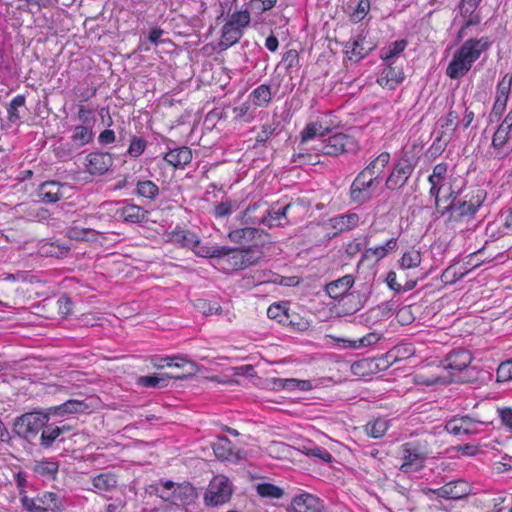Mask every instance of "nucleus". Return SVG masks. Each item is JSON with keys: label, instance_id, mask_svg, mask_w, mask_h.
<instances>
[{"label": "nucleus", "instance_id": "f257e3e1", "mask_svg": "<svg viewBox=\"0 0 512 512\" xmlns=\"http://www.w3.org/2000/svg\"><path fill=\"white\" fill-rule=\"evenodd\" d=\"M450 203L441 211V215H447L446 226L451 229L463 231L469 228L470 223L475 219V215L481 207L485 194L478 190L474 195H465L464 198L458 194L450 193Z\"/></svg>", "mask_w": 512, "mask_h": 512}, {"label": "nucleus", "instance_id": "f03ea898", "mask_svg": "<svg viewBox=\"0 0 512 512\" xmlns=\"http://www.w3.org/2000/svg\"><path fill=\"white\" fill-rule=\"evenodd\" d=\"M490 46L487 38H470L454 53L452 60L446 68V75L451 79L464 77L481 54Z\"/></svg>", "mask_w": 512, "mask_h": 512}, {"label": "nucleus", "instance_id": "7ed1b4c3", "mask_svg": "<svg viewBox=\"0 0 512 512\" xmlns=\"http://www.w3.org/2000/svg\"><path fill=\"white\" fill-rule=\"evenodd\" d=\"M291 206L292 205L289 203L283 208L275 210L269 208L266 203H253L243 212L242 220L246 225L263 224L268 227L281 226V220L287 218V212Z\"/></svg>", "mask_w": 512, "mask_h": 512}, {"label": "nucleus", "instance_id": "20e7f679", "mask_svg": "<svg viewBox=\"0 0 512 512\" xmlns=\"http://www.w3.org/2000/svg\"><path fill=\"white\" fill-rule=\"evenodd\" d=\"M48 413L32 411L15 418L13 432L20 438L30 440L34 438L48 422Z\"/></svg>", "mask_w": 512, "mask_h": 512}, {"label": "nucleus", "instance_id": "39448f33", "mask_svg": "<svg viewBox=\"0 0 512 512\" xmlns=\"http://www.w3.org/2000/svg\"><path fill=\"white\" fill-rule=\"evenodd\" d=\"M403 463L400 470L411 473L421 470L429 454L427 443L424 441H411L402 445Z\"/></svg>", "mask_w": 512, "mask_h": 512}, {"label": "nucleus", "instance_id": "423d86ee", "mask_svg": "<svg viewBox=\"0 0 512 512\" xmlns=\"http://www.w3.org/2000/svg\"><path fill=\"white\" fill-rule=\"evenodd\" d=\"M315 149L323 155L338 156L343 153L355 152L357 143L354 138L346 134L336 133L327 139L319 140Z\"/></svg>", "mask_w": 512, "mask_h": 512}, {"label": "nucleus", "instance_id": "0eeeda50", "mask_svg": "<svg viewBox=\"0 0 512 512\" xmlns=\"http://www.w3.org/2000/svg\"><path fill=\"white\" fill-rule=\"evenodd\" d=\"M378 186L379 183L374 177L368 178L359 172L349 189L350 201L357 205L367 203L373 198Z\"/></svg>", "mask_w": 512, "mask_h": 512}, {"label": "nucleus", "instance_id": "6e6552de", "mask_svg": "<svg viewBox=\"0 0 512 512\" xmlns=\"http://www.w3.org/2000/svg\"><path fill=\"white\" fill-rule=\"evenodd\" d=\"M233 489L229 479L223 475L215 476L209 483L204 495L205 503L209 506H219L227 503Z\"/></svg>", "mask_w": 512, "mask_h": 512}, {"label": "nucleus", "instance_id": "1a4fd4ad", "mask_svg": "<svg viewBox=\"0 0 512 512\" xmlns=\"http://www.w3.org/2000/svg\"><path fill=\"white\" fill-rule=\"evenodd\" d=\"M416 166L414 157L404 155L393 167L385 186L389 190L400 189L407 183Z\"/></svg>", "mask_w": 512, "mask_h": 512}, {"label": "nucleus", "instance_id": "9d476101", "mask_svg": "<svg viewBox=\"0 0 512 512\" xmlns=\"http://www.w3.org/2000/svg\"><path fill=\"white\" fill-rule=\"evenodd\" d=\"M433 493L439 498L457 500L462 499L470 494V486L464 480H455L446 483L440 488L425 490V494Z\"/></svg>", "mask_w": 512, "mask_h": 512}, {"label": "nucleus", "instance_id": "9b49d317", "mask_svg": "<svg viewBox=\"0 0 512 512\" xmlns=\"http://www.w3.org/2000/svg\"><path fill=\"white\" fill-rule=\"evenodd\" d=\"M484 424L483 421L474 419L468 415L462 417H454L450 419L445 428L453 435H472L480 432L479 426Z\"/></svg>", "mask_w": 512, "mask_h": 512}, {"label": "nucleus", "instance_id": "f8f14e48", "mask_svg": "<svg viewBox=\"0 0 512 512\" xmlns=\"http://www.w3.org/2000/svg\"><path fill=\"white\" fill-rule=\"evenodd\" d=\"M113 165L112 155L108 152H91L86 156V168L92 175H103Z\"/></svg>", "mask_w": 512, "mask_h": 512}, {"label": "nucleus", "instance_id": "ddd939ff", "mask_svg": "<svg viewBox=\"0 0 512 512\" xmlns=\"http://www.w3.org/2000/svg\"><path fill=\"white\" fill-rule=\"evenodd\" d=\"M442 131L436 137L435 144H443L444 147L452 140L455 131L459 127V115L456 111L450 110L444 118L438 121Z\"/></svg>", "mask_w": 512, "mask_h": 512}, {"label": "nucleus", "instance_id": "4468645a", "mask_svg": "<svg viewBox=\"0 0 512 512\" xmlns=\"http://www.w3.org/2000/svg\"><path fill=\"white\" fill-rule=\"evenodd\" d=\"M291 510L293 512H323V504L317 496L304 492L293 497Z\"/></svg>", "mask_w": 512, "mask_h": 512}, {"label": "nucleus", "instance_id": "2eb2a0df", "mask_svg": "<svg viewBox=\"0 0 512 512\" xmlns=\"http://www.w3.org/2000/svg\"><path fill=\"white\" fill-rule=\"evenodd\" d=\"M268 234L264 230H260L254 227H244V228H237L234 230H231L228 234L229 239L232 242L238 243V244H246L254 242V246L257 247L258 243L263 241L261 240L262 237H267Z\"/></svg>", "mask_w": 512, "mask_h": 512}, {"label": "nucleus", "instance_id": "dca6fc26", "mask_svg": "<svg viewBox=\"0 0 512 512\" xmlns=\"http://www.w3.org/2000/svg\"><path fill=\"white\" fill-rule=\"evenodd\" d=\"M386 67L382 70L377 83L388 89H394L404 79V72L401 67L393 66L395 61L384 62Z\"/></svg>", "mask_w": 512, "mask_h": 512}, {"label": "nucleus", "instance_id": "f3484780", "mask_svg": "<svg viewBox=\"0 0 512 512\" xmlns=\"http://www.w3.org/2000/svg\"><path fill=\"white\" fill-rule=\"evenodd\" d=\"M472 361V355L465 349H457L450 352L442 361L445 369L462 371L466 369Z\"/></svg>", "mask_w": 512, "mask_h": 512}, {"label": "nucleus", "instance_id": "a211bd4d", "mask_svg": "<svg viewBox=\"0 0 512 512\" xmlns=\"http://www.w3.org/2000/svg\"><path fill=\"white\" fill-rule=\"evenodd\" d=\"M511 130L512 129H510L508 126H505L501 123L494 133L492 138V147L495 150V157L502 159L512 150L511 148L507 147V143L511 138Z\"/></svg>", "mask_w": 512, "mask_h": 512}, {"label": "nucleus", "instance_id": "6ab92c4d", "mask_svg": "<svg viewBox=\"0 0 512 512\" xmlns=\"http://www.w3.org/2000/svg\"><path fill=\"white\" fill-rule=\"evenodd\" d=\"M354 282V277L347 274L326 284L325 291L329 297L339 300L346 296L347 292L354 285Z\"/></svg>", "mask_w": 512, "mask_h": 512}, {"label": "nucleus", "instance_id": "aec40b11", "mask_svg": "<svg viewBox=\"0 0 512 512\" xmlns=\"http://www.w3.org/2000/svg\"><path fill=\"white\" fill-rule=\"evenodd\" d=\"M448 165L444 162L438 163L434 166L432 174L428 177V181L431 184L429 194L435 199V206L439 210V194L442 188V181L445 179L447 174Z\"/></svg>", "mask_w": 512, "mask_h": 512}, {"label": "nucleus", "instance_id": "412c9836", "mask_svg": "<svg viewBox=\"0 0 512 512\" xmlns=\"http://www.w3.org/2000/svg\"><path fill=\"white\" fill-rule=\"evenodd\" d=\"M192 160V151L187 146L170 149L163 157V161L174 168H184Z\"/></svg>", "mask_w": 512, "mask_h": 512}, {"label": "nucleus", "instance_id": "4be33fe9", "mask_svg": "<svg viewBox=\"0 0 512 512\" xmlns=\"http://www.w3.org/2000/svg\"><path fill=\"white\" fill-rule=\"evenodd\" d=\"M116 214L128 223H143L148 220L149 212L136 204H126L117 209Z\"/></svg>", "mask_w": 512, "mask_h": 512}, {"label": "nucleus", "instance_id": "5701e85b", "mask_svg": "<svg viewBox=\"0 0 512 512\" xmlns=\"http://www.w3.org/2000/svg\"><path fill=\"white\" fill-rule=\"evenodd\" d=\"M63 184L57 181H46L39 185L37 194L44 203H55L63 197Z\"/></svg>", "mask_w": 512, "mask_h": 512}, {"label": "nucleus", "instance_id": "b1692460", "mask_svg": "<svg viewBox=\"0 0 512 512\" xmlns=\"http://www.w3.org/2000/svg\"><path fill=\"white\" fill-rule=\"evenodd\" d=\"M17 212L28 221L42 222L50 217L48 209L40 207L36 203H20L16 206Z\"/></svg>", "mask_w": 512, "mask_h": 512}, {"label": "nucleus", "instance_id": "393cba45", "mask_svg": "<svg viewBox=\"0 0 512 512\" xmlns=\"http://www.w3.org/2000/svg\"><path fill=\"white\" fill-rule=\"evenodd\" d=\"M87 409H89V406L84 401L70 399L63 404L48 408L47 413L48 416H64L68 414L83 413Z\"/></svg>", "mask_w": 512, "mask_h": 512}, {"label": "nucleus", "instance_id": "a878e982", "mask_svg": "<svg viewBox=\"0 0 512 512\" xmlns=\"http://www.w3.org/2000/svg\"><path fill=\"white\" fill-rule=\"evenodd\" d=\"M397 249V238L388 239L385 244L379 245L373 248H368L361 256V259L358 263L360 266L364 261L373 256L375 261H379L387 256L389 252L395 251Z\"/></svg>", "mask_w": 512, "mask_h": 512}, {"label": "nucleus", "instance_id": "bb28decb", "mask_svg": "<svg viewBox=\"0 0 512 512\" xmlns=\"http://www.w3.org/2000/svg\"><path fill=\"white\" fill-rule=\"evenodd\" d=\"M359 215L356 213H345L332 217L330 225L338 232H345L355 228L359 223Z\"/></svg>", "mask_w": 512, "mask_h": 512}, {"label": "nucleus", "instance_id": "cd10ccee", "mask_svg": "<svg viewBox=\"0 0 512 512\" xmlns=\"http://www.w3.org/2000/svg\"><path fill=\"white\" fill-rule=\"evenodd\" d=\"M262 256V252L254 251L251 248H249L247 250H243L241 252H236L235 254H233L232 260L235 266H239V268L243 269L258 263Z\"/></svg>", "mask_w": 512, "mask_h": 512}, {"label": "nucleus", "instance_id": "c85d7f7f", "mask_svg": "<svg viewBox=\"0 0 512 512\" xmlns=\"http://www.w3.org/2000/svg\"><path fill=\"white\" fill-rule=\"evenodd\" d=\"M172 375L168 373H160L154 375L141 376L136 383L145 388H165L168 386Z\"/></svg>", "mask_w": 512, "mask_h": 512}, {"label": "nucleus", "instance_id": "c756f323", "mask_svg": "<svg viewBox=\"0 0 512 512\" xmlns=\"http://www.w3.org/2000/svg\"><path fill=\"white\" fill-rule=\"evenodd\" d=\"M328 132V129L324 128L318 122L308 123L301 132V140L298 148L304 150V145L316 137H323Z\"/></svg>", "mask_w": 512, "mask_h": 512}, {"label": "nucleus", "instance_id": "7c9ffc66", "mask_svg": "<svg viewBox=\"0 0 512 512\" xmlns=\"http://www.w3.org/2000/svg\"><path fill=\"white\" fill-rule=\"evenodd\" d=\"M243 35V31L234 24L227 22L222 27V35L220 45L228 48L236 44Z\"/></svg>", "mask_w": 512, "mask_h": 512}, {"label": "nucleus", "instance_id": "2f4dec72", "mask_svg": "<svg viewBox=\"0 0 512 512\" xmlns=\"http://www.w3.org/2000/svg\"><path fill=\"white\" fill-rule=\"evenodd\" d=\"M58 469L59 463L57 461L48 459L37 461L33 468L37 475L45 477L48 480H53L56 478Z\"/></svg>", "mask_w": 512, "mask_h": 512}, {"label": "nucleus", "instance_id": "473e14b6", "mask_svg": "<svg viewBox=\"0 0 512 512\" xmlns=\"http://www.w3.org/2000/svg\"><path fill=\"white\" fill-rule=\"evenodd\" d=\"M93 486L100 492H110L117 486V478L113 473L105 472L93 478Z\"/></svg>", "mask_w": 512, "mask_h": 512}, {"label": "nucleus", "instance_id": "72a5a7b5", "mask_svg": "<svg viewBox=\"0 0 512 512\" xmlns=\"http://www.w3.org/2000/svg\"><path fill=\"white\" fill-rule=\"evenodd\" d=\"M353 50H351L350 60L359 61L360 59L367 56L373 49L374 46L371 44L366 45L365 37L360 34L354 39Z\"/></svg>", "mask_w": 512, "mask_h": 512}, {"label": "nucleus", "instance_id": "f704fd0d", "mask_svg": "<svg viewBox=\"0 0 512 512\" xmlns=\"http://www.w3.org/2000/svg\"><path fill=\"white\" fill-rule=\"evenodd\" d=\"M253 103L259 107H266L271 102L272 93L269 85L262 84L250 94Z\"/></svg>", "mask_w": 512, "mask_h": 512}, {"label": "nucleus", "instance_id": "c9c22d12", "mask_svg": "<svg viewBox=\"0 0 512 512\" xmlns=\"http://www.w3.org/2000/svg\"><path fill=\"white\" fill-rule=\"evenodd\" d=\"M407 41L405 39L390 43L381 50V58L384 62L394 61V59L405 50Z\"/></svg>", "mask_w": 512, "mask_h": 512}, {"label": "nucleus", "instance_id": "e433bc0d", "mask_svg": "<svg viewBox=\"0 0 512 512\" xmlns=\"http://www.w3.org/2000/svg\"><path fill=\"white\" fill-rule=\"evenodd\" d=\"M60 437L58 425H44L40 436V446L48 449L53 446L55 441Z\"/></svg>", "mask_w": 512, "mask_h": 512}, {"label": "nucleus", "instance_id": "4c0bfd02", "mask_svg": "<svg viewBox=\"0 0 512 512\" xmlns=\"http://www.w3.org/2000/svg\"><path fill=\"white\" fill-rule=\"evenodd\" d=\"M71 139L75 145L82 147L92 141L93 132L87 126L78 125L74 127Z\"/></svg>", "mask_w": 512, "mask_h": 512}, {"label": "nucleus", "instance_id": "58836bf2", "mask_svg": "<svg viewBox=\"0 0 512 512\" xmlns=\"http://www.w3.org/2000/svg\"><path fill=\"white\" fill-rule=\"evenodd\" d=\"M136 194L141 197L154 200L159 194V188L151 180L138 181Z\"/></svg>", "mask_w": 512, "mask_h": 512}, {"label": "nucleus", "instance_id": "ea45409f", "mask_svg": "<svg viewBox=\"0 0 512 512\" xmlns=\"http://www.w3.org/2000/svg\"><path fill=\"white\" fill-rule=\"evenodd\" d=\"M214 454L218 459L228 460L232 454L231 442L227 437H220L212 445Z\"/></svg>", "mask_w": 512, "mask_h": 512}, {"label": "nucleus", "instance_id": "a19ab883", "mask_svg": "<svg viewBox=\"0 0 512 512\" xmlns=\"http://www.w3.org/2000/svg\"><path fill=\"white\" fill-rule=\"evenodd\" d=\"M257 493L264 498H275L279 499L283 496L284 491L271 483H259L256 486Z\"/></svg>", "mask_w": 512, "mask_h": 512}, {"label": "nucleus", "instance_id": "79ce46f5", "mask_svg": "<svg viewBox=\"0 0 512 512\" xmlns=\"http://www.w3.org/2000/svg\"><path fill=\"white\" fill-rule=\"evenodd\" d=\"M388 422L384 419H376L372 423H368L365 427L367 434L372 438H381L388 430Z\"/></svg>", "mask_w": 512, "mask_h": 512}, {"label": "nucleus", "instance_id": "37998d69", "mask_svg": "<svg viewBox=\"0 0 512 512\" xmlns=\"http://www.w3.org/2000/svg\"><path fill=\"white\" fill-rule=\"evenodd\" d=\"M25 96L24 95H17L14 97L7 108V114H8V120L12 123H16L20 120V115L18 112L19 107H23L25 105Z\"/></svg>", "mask_w": 512, "mask_h": 512}, {"label": "nucleus", "instance_id": "c03bdc74", "mask_svg": "<svg viewBox=\"0 0 512 512\" xmlns=\"http://www.w3.org/2000/svg\"><path fill=\"white\" fill-rule=\"evenodd\" d=\"M195 307L205 316L220 314L222 312L220 304L216 301L198 299L195 303Z\"/></svg>", "mask_w": 512, "mask_h": 512}, {"label": "nucleus", "instance_id": "a18cd8bd", "mask_svg": "<svg viewBox=\"0 0 512 512\" xmlns=\"http://www.w3.org/2000/svg\"><path fill=\"white\" fill-rule=\"evenodd\" d=\"M43 503L47 505V510H51L52 512H66V507L63 501L56 493H45L43 496Z\"/></svg>", "mask_w": 512, "mask_h": 512}, {"label": "nucleus", "instance_id": "49530a36", "mask_svg": "<svg viewBox=\"0 0 512 512\" xmlns=\"http://www.w3.org/2000/svg\"><path fill=\"white\" fill-rule=\"evenodd\" d=\"M147 147V141L139 136H132L130 139V144L127 150V155L131 158H137L141 156Z\"/></svg>", "mask_w": 512, "mask_h": 512}, {"label": "nucleus", "instance_id": "de8ad7c7", "mask_svg": "<svg viewBox=\"0 0 512 512\" xmlns=\"http://www.w3.org/2000/svg\"><path fill=\"white\" fill-rule=\"evenodd\" d=\"M299 150L300 152L292 156V162L296 165H315L320 162L318 153L303 152L300 148Z\"/></svg>", "mask_w": 512, "mask_h": 512}, {"label": "nucleus", "instance_id": "09e8293b", "mask_svg": "<svg viewBox=\"0 0 512 512\" xmlns=\"http://www.w3.org/2000/svg\"><path fill=\"white\" fill-rule=\"evenodd\" d=\"M301 452L307 456L319 458L327 463L332 461V455L330 454V452L316 445L303 446L301 448Z\"/></svg>", "mask_w": 512, "mask_h": 512}, {"label": "nucleus", "instance_id": "8fccbe9b", "mask_svg": "<svg viewBox=\"0 0 512 512\" xmlns=\"http://www.w3.org/2000/svg\"><path fill=\"white\" fill-rule=\"evenodd\" d=\"M184 361L182 360H174V361H170V362H167L166 366L167 367H177V368H181L183 367L185 364H188L191 368V371H189L188 374H183V375H177V376H172V379H176V380H186L188 379L189 377L195 375V373L197 372L198 370V366L196 365V363L192 362V361H188L187 359H185L184 357L180 356Z\"/></svg>", "mask_w": 512, "mask_h": 512}, {"label": "nucleus", "instance_id": "3c124183", "mask_svg": "<svg viewBox=\"0 0 512 512\" xmlns=\"http://www.w3.org/2000/svg\"><path fill=\"white\" fill-rule=\"evenodd\" d=\"M279 123L264 124L256 136V144H265L273 135L279 134Z\"/></svg>", "mask_w": 512, "mask_h": 512}, {"label": "nucleus", "instance_id": "603ef678", "mask_svg": "<svg viewBox=\"0 0 512 512\" xmlns=\"http://www.w3.org/2000/svg\"><path fill=\"white\" fill-rule=\"evenodd\" d=\"M421 263V254L417 250H410L403 254L401 266L405 269L415 268Z\"/></svg>", "mask_w": 512, "mask_h": 512}, {"label": "nucleus", "instance_id": "864d4df0", "mask_svg": "<svg viewBox=\"0 0 512 512\" xmlns=\"http://www.w3.org/2000/svg\"><path fill=\"white\" fill-rule=\"evenodd\" d=\"M267 316L270 319L277 320L279 323H285L289 318L286 308L277 303L269 306L267 309Z\"/></svg>", "mask_w": 512, "mask_h": 512}, {"label": "nucleus", "instance_id": "5fc2aeb1", "mask_svg": "<svg viewBox=\"0 0 512 512\" xmlns=\"http://www.w3.org/2000/svg\"><path fill=\"white\" fill-rule=\"evenodd\" d=\"M173 238L176 242L181 243L185 247L192 248L198 243V237L195 233L189 231H179L174 233Z\"/></svg>", "mask_w": 512, "mask_h": 512}, {"label": "nucleus", "instance_id": "6e6d98bb", "mask_svg": "<svg viewBox=\"0 0 512 512\" xmlns=\"http://www.w3.org/2000/svg\"><path fill=\"white\" fill-rule=\"evenodd\" d=\"M228 22L243 31L250 23V13L247 10L235 12L231 15Z\"/></svg>", "mask_w": 512, "mask_h": 512}, {"label": "nucleus", "instance_id": "4d7b16f0", "mask_svg": "<svg viewBox=\"0 0 512 512\" xmlns=\"http://www.w3.org/2000/svg\"><path fill=\"white\" fill-rule=\"evenodd\" d=\"M379 340H380V336L378 334L368 333L367 335H365L364 337H362L358 340L348 341V342L350 344L349 345L350 347L358 348V347L371 346V345L377 343Z\"/></svg>", "mask_w": 512, "mask_h": 512}, {"label": "nucleus", "instance_id": "13d9d810", "mask_svg": "<svg viewBox=\"0 0 512 512\" xmlns=\"http://www.w3.org/2000/svg\"><path fill=\"white\" fill-rule=\"evenodd\" d=\"M512 380V360L502 362L497 369V381L506 382Z\"/></svg>", "mask_w": 512, "mask_h": 512}, {"label": "nucleus", "instance_id": "bf43d9fd", "mask_svg": "<svg viewBox=\"0 0 512 512\" xmlns=\"http://www.w3.org/2000/svg\"><path fill=\"white\" fill-rule=\"evenodd\" d=\"M465 274H467V271L458 273L457 271H455L453 266H449L443 271L441 275V280L446 284H453L458 280L462 279L465 276Z\"/></svg>", "mask_w": 512, "mask_h": 512}, {"label": "nucleus", "instance_id": "052dcab7", "mask_svg": "<svg viewBox=\"0 0 512 512\" xmlns=\"http://www.w3.org/2000/svg\"><path fill=\"white\" fill-rule=\"evenodd\" d=\"M384 170L381 166H379L377 163H375V160L371 161L360 173L365 174L369 177H374L375 181H377L379 184L381 182L380 175L382 174Z\"/></svg>", "mask_w": 512, "mask_h": 512}, {"label": "nucleus", "instance_id": "680f3d73", "mask_svg": "<svg viewBox=\"0 0 512 512\" xmlns=\"http://www.w3.org/2000/svg\"><path fill=\"white\" fill-rule=\"evenodd\" d=\"M233 213V205L231 202H221L217 204L213 210V215L216 218H224L226 216H229Z\"/></svg>", "mask_w": 512, "mask_h": 512}, {"label": "nucleus", "instance_id": "e2e57ef3", "mask_svg": "<svg viewBox=\"0 0 512 512\" xmlns=\"http://www.w3.org/2000/svg\"><path fill=\"white\" fill-rule=\"evenodd\" d=\"M74 153L73 145L69 143H62L55 148L56 156L62 160L71 158Z\"/></svg>", "mask_w": 512, "mask_h": 512}, {"label": "nucleus", "instance_id": "0e129e2a", "mask_svg": "<svg viewBox=\"0 0 512 512\" xmlns=\"http://www.w3.org/2000/svg\"><path fill=\"white\" fill-rule=\"evenodd\" d=\"M192 249L197 256L204 258H213V253H215L213 246L202 245L199 239L198 243L194 244Z\"/></svg>", "mask_w": 512, "mask_h": 512}, {"label": "nucleus", "instance_id": "69168bd1", "mask_svg": "<svg viewBox=\"0 0 512 512\" xmlns=\"http://www.w3.org/2000/svg\"><path fill=\"white\" fill-rule=\"evenodd\" d=\"M507 101H508V97H505V96L501 97L499 95H496V100L494 102V105H493V108L491 111V116H496V117L501 116L502 113L506 109Z\"/></svg>", "mask_w": 512, "mask_h": 512}, {"label": "nucleus", "instance_id": "338daca9", "mask_svg": "<svg viewBox=\"0 0 512 512\" xmlns=\"http://www.w3.org/2000/svg\"><path fill=\"white\" fill-rule=\"evenodd\" d=\"M23 508L28 512H46V509L35 503L34 499L23 496L21 499Z\"/></svg>", "mask_w": 512, "mask_h": 512}, {"label": "nucleus", "instance_id": "774afa93", "mask_svg": "<svg viewBox=\"0 0 512 512\" xmlns=\"http://www.w3.org/2000/svg\"><path fill=\"white\" fill-rule=\"evenodd\" d=\"M499 417L503 425L512 429V409L511 408H502L498 410Z\"/></svg>", "mask_w": 512, "mask_h": 512}]
</instances>
